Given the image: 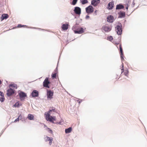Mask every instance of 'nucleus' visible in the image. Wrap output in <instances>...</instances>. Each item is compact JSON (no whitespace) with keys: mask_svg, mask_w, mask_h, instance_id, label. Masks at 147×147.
Segmentation results:
<instances>
[{"mask_svg":"<svg viewBox=\"0 0 147 147\" xmlns=\"http://www.w3.org/2000/svg\"><path fill=\"white\" fill-rule=\"evenodd\" d=\"M55 112V108H52V109H50L49 112H45V115L46 120L54 123V121L56 120V117L55 116L52 117L50 115L52 114V112Z\"/></svg>","mask_w":147,"mask_h":147,"instance_id":"nucleus-1","label":"nucleus"},{"mask_svg":"<svg viewBox=\"0 0 147 147\" xmlns=\"http://www.w3.org/2000/svg\"><path fill=\"white\" fill-rule=\"evenodd\" d=\"M73 29L74 33L76 34H82L85 31V29L82 27H78L76 26H74Z\"/></svg>","mask_w":147,"mask_h":147,"instance_id":"nucleus-2","label":"nucleus"},{"mask_svg":"<svg viewBox=\"0 0 147 147\" xmlns=\"http://www.w3.org/2000/svg\"><path fill=\"white\" fill-rule=\"evenodd\" d=\"M122 24L121 23L119 24L115 27V30L119 35L121 34L122 33Z\"/></svg>","mask_w":147,"mask_h":147,"instance_id":"nucleus-3","label":"nucleus"},{"mask_svg":"<svg viewBox=\"0 0 147 147\" xmlns=\"http://www.w3.org/2000/svg\"><path fill=\"white\" fill-rule=\"evenodd\" d=\"M50 84V82L49 80V78H46L43 83V85L44 87L49 88L50 87L49 86V84Z\"/></svg>","mask_w":147,"mask_h":147,"instance_id":"nucleus-4","label":"nucleus"},{"mask_svg":"<svg viewBox=\"0 0 147 147\" xmlns=\"http://www.w3.org/2000/svg\"><path fill=\"white\" fill-rule=\"evenodd\" d=\"M86 10L88 13H91L94 11V8L92 6L90 5L86 8Z\"/></svg>","mask_w":147,"mask_h":147,"instance_id":"nucleus-5","label":"nucleus"},{"mask_svg":"<svg viewBox=\"0 0 147 147\" xmlns=\"http://www.w3.org/2000/svg\"><path fill=\"white\" fill-rule=\"evenodd\" d=\"M53 92L50 90L47 91V97L48 99H51L53 98Z\"/></svg>","mask_w":147,"mask_h":147,"instance_id":"nucleus-6","label":"nucleus"},{"mask_svg":"<svg viewBox=\"0 0 147 147\" xmlns=\"http://www.w3.org/2000/svg\"><path fill=\"white\" fill-rule=\"evenodd\" d=\"M102 29L105 32H108L111 30V27L110 26L105 25L103 26Z\"/></svg>","mask_w":147,"mask_h":147,"instance_id":"nucleus-7","label":"nucleus"},{"mask_svg":"<svg viewBox=\"0 0 147 147\" xmlns=\"http://www.w3.org/2000/svg\"><path fill=\"white\" fill-rule=\"evenodd\" d=\"M74 11L75 13L78 15H80L81 13V9L78 7H75Z\"/></svg>","mask_w":147,"mask_h":147,"instance_id":"nucleus-8","label":"nucleus"},{"mask_svg":"<svg viewBox=\"0 0 147 147\" xmlns=\"http://www.w3.org/2000/svg\"><path fill=\"white\" fill-rule=\"evenodd\" d=\"M122 68L121 69V74H122L123 72H124V74L126 76H128V75L129 71L127 70H124L123 69V64L122 63Z\"/></svg>","mask_w":147,"mask_h":147,"instance_id":"nucleus-9","label":"nucleus"},{"mask_svg":"<svg viewBox=\"0 0 147 147\" xmlns=\"http://www.w3.org/2000/svg\"><path fill=\"white\" fill-rule=\"evenodd\" d=\"M14 93V91L11 88L7 90V94L8 96H9L12 95Z\"/></svg>","mask_w":147,"mask_h":147,"instance_id":"nucleus-10","label":"nucleus"},{"mask_svg":"<svg viewBox=\"0 0 147 147\" xmlns=\"http://www.w3.org/2000/svg\"><path fill=\"white\" fill-rule=\"evenodd\" d=\"M19 95L20 98V99L21 100H24V98L26 96V94L24 92H21L19 94Z\"/></svg>","mask_w":147,"mask_h":147,"instance_id":"nucleus-11","label":"nucleus"},{"mask_svg":"<svg viewBox=\"0 0 147 147\" xmlns=\"http://www.w3.org/2000/svg\"><path fill=\"white\" fill-rule=\"evenodd\" d=\"M100 0H92L91 1V4L95 6H96L100 3Z\"/></svg>","mask_w":147,"mask_h":147,"instance_id":"nucleus-12","label":"nucleus"},{"mask_svg":"<svg viewBox=\"0 0 147 147\" xmlns=\"http://www.w3.org/2000/svg\"><path fill=\"white\" fill-rule=\"evenodd\" d=\"M38 92L36 90H34L32 93V95L33 97H37L38 96Z\"/></svg>","mask_w":147,"mask_h":147,"instance_id":"nucleus-13","label":"nucleus"},{"mask_svg":"<svg viewBox=\"0 0 147 147\" xmlns=\"http://www.w3.org/2000/svg\"><path fill=\"white\" fill-rule=\"evenodd\" d=\"M69 25L67 24H63L61 26V28L63 30H67L68 28Z\"/></svg>","mask_w":147,"mask_h":147,"instance_id":"nucleus-14","label":"nucleus"},{"mask_svg":"<svg viewBox=\"0 0 147 147\" xmlns=\"http://www.w3.org/2000/svg\"><path fill=\"white\" fill-rule=\"evenodd\" d=\"M9 17L8 15L7 14H3L1 17V20L2 21L4 19H7Z\"/></svg>","mask_w":147,"mask_h":147,"instance_id":"nucleus-15","label":"nucleus"},{"mask_svg":"<svg viewBox=\"0 0 147 147\" xmlns=\"http://www.w3.org/2000/svg\"><path fill=\"white\" fill-rule=\"evenodd\" d=\"M46 138L45 140L46 141H49V145H51L52 144V141H53V139L52 138H51L47 136H46Z\"/></svg>","mask_w":147,"mask_h":147,"instance_id":"nucleus-16","label":"nucleus"},{"mask_svg":"<svg viewBox=\"0 0 147 147\" xmlns=\"http://www.w3.org/2000/svg\"><path fill=\"white\" fill-rule=\"evenodd\" d=\"M114 3L113 2L109 3L108 5V8L109 9H112L113 7Z\"/></svg>","mask_w":147,"mask_h":147,"instance_id":"nucleus-17","label":"nucleus"},{"mask_svg":"<svg viewBox=\"0 0 147 147\" xmlns=\"http://www.w3.org/2000/svg\"><path fill=\"white\" fill-rule=\"evenodd\" d=\"M57 69H56L54 72L52 74L51 76L53 79L56 78L57 75Z\"/></svg>","mask_w":147,"mask_h":147,"instance_id":"nucleus-18","label":"nucleus"},{"mask_svg":"<svg viewBox=\"0 0 147 147\" xmlns=\"http://www.w3.org/2000/svg\"><path fill=\"white\" fill-rule=\"evenodd\" d=\"M113 18L112 16H110L107 18V21L110 22H113Z\"/></svg>","mask_w":147,"mask_h":147,"instance_id":"nucleus-19","label":"nucleus"},{"mask_svg":"<svg viewBox=\"0 0 147 147\" xmlns=\"http://www.w3.org/2000/svg\"><path fill=\"white\" fill-rule=\"evenodd\" d=\"M125 17V13L124 11L121 12L119 13V17L120 18H124Z\"/></svg>","mask_w":147,"mask_h":147,"instance_id":"nucleus-20","label":"nucleus"},{"mask_svg":"<svg viewBox=\"0 0 147 147\" xmlns=\"http://www.w3.org/2000/svg\"><path fill=\"white\" fill-rule=\"evenodd\" d=\"M72 129L71 127H69L67 129H65V132L66 134H68L70 133L72 131Z\"/></svg>","mask_w":147,"mask_h":147,"instance_id":"nucleus-21","label":"nucleus"},{"mask_svg":"<svg viewBox=\"0 0 147 147\" xmlns=\"http://www.w3.org/2000/svg\"><path fill=\"white\" fill-rule=\"evenodd\" d=\"M124 7V6L121 5V4H119L117 5L116 7V9H120L123 8Z\"/></svg>","mask_w":147,"mask_h":147,"instance_id":"nucleus-22","label":"nucleus"},{"mask_svg":"<svg viewBox=\"0 0 147 147\" xmlns=\"http://www.w3.org/2000/svg\"><path fill=\"white\" fill-rule=\"evenodd\" d=\"M34 116L30 114H29L28 115V119L30 120H33L34 119Z\"/></svg>","mask_w":147,"mask_h":147,"instance_id":"nucleus-23","label":"nucleus"},{"mask_svg":"<svg viewBox=\"0 0 147 147\" xmlns=\"http://www.w3.org/2000/svg\"><path fill=\"white\" fill-rule=\"evenodd\" d=\"M80 1L82 4H84L88 3L87 0H80Z\"/></svg>","mask_w":147,"mask_h":147,"instance_id":"nucleus-24","label":"nucleus"},{"mask_svg":"<svg viewBox=\"0 0 147 147\" xmlns=\"http://www.w3.org/2000/svg\"><path fill=\"white\" fill-rule=\"evenodd\" d=\"M20 105H21V104L20 105L19 102H17L14 105V106L16 107H19Z\"/></svg>","mask_w":147,"mask_h":147,"instance_id":"nucleus-25","label":"nucleus"},{"mask_svg":"<svg viewBox=\"0 0 147 147\" xmlns=\"http://www.w3.org/2000/svg\"><path fill=\"white\" fill-rule=\"evenodd\" d=\"M119 50L120 53H123L122 48V46L121 44H119Z\"/></svg>","mask_w":147,"mask_h":147,"instance_id":"nucleus-26","label":"nucleus"},{"mask_svg":"<svg viewBox=\"0 0 147 147\" xmlns=\"http://www.w3.org/2000/svg\"><path fill=\"white\" fill-rule=\"evenodd\" d=\"M78 0H73V1L71 3V4L73 5H75L78 1Z\"/></svg>","mask_w":147,"mask_h":147,"instance_id":"nucleus-27","label":"nucleus"},{"mask_svg":"<svg viewBox=\"0 0 147 147\" xmlns=\"http://www.w3.org/2000/svg\"><path fill=\"white\" fill-rule=\"evenodd\" d=\"M1 97H0V101L1 102H3L5 100V98L4 96V95L3 96H1Z\"/></svg>","mask_w":147,"mask_h":147,"instance_id":"nucleus-28","label":"nucleus"},{"mask_svg":"<svg viewBox=\"0 0 147 147\" xmlns=\"http://www.w3.org/2000/svg\"><path fill=\"white\" fill-rule=\"evenodd\" d=\"M113 39V37L111 36H110L108 37V40L110 41H111Z\"/></svg>","mask_w":147,"mask_h":147,"instance_id":"nucleus-29","label":"nucleus"},{"mask_svg":"<svg viewBox=\"0 0 147 147\" xmlns=\"http://www.w3.org/2000/svg\"><path fill=\"white\" fill-rule=\"evenodd\" d=\"M120 57H121V60H124V59H123V53H120Z\"/></svg>","mask_w":147,"mask_h":147,"instance_id":"nucleus-30","label":"nucleus"},{"mask_svg":"<svg viewBox=\"0 0 147 147\" xmlns=\"http://www.w3.org/2000/svg\"><path fill=\"white\" fill-rule=\"evenodd\" d=\"M20 116H19L16 119H15V120L14 121V122H15L18 121H19V119H20Z\"/></svg>","mask_w":147,"mask_h":147,"instance_id":"nucleus-31","label":"nucleus"},{"mask_svg":"<svg viewBox=\"0 0 147 147\" xmlns=\"http://www.w3.org/2000/svg\"><path fill=\"white\" fill-rule=\"evenodd\" d=\"M24 26H22L21 24H18V26H17V27L18 28H21L22 27Z\"/></svg>","mask_w":147,"mask_h":147,"instance_id":"nucleus-32","label":"nucleus"},{"mask_svg":"<svg viewBox=\"0 0 147 147\" xmlns=\"http://www.w3.org/2000/svg\"><path fill=\"white\" fill-rule=\"evenodd\" d=\"M0 95L1 96H3L4 95V94L3 92H1L0 91Z\"/></svg>","mask_w":147,"mask_h":147,"instance_id":"nucleus-33","label":"nucleus"},{"mask_svg":"<svg viewBox=\"0 0 147 147\" xmlns=\"http://www.w3.org/2000/svg\"><path fill=\"white\" fill-rule=\"evenodd\" d=\"M97 11H98L97 10H95L94 11V15H97Z\"/></svg>","mask_w":147,"mask_h":147,"instance_id":"nucleus-34","label":"nucleus"},{"mask_svg":"<svg viewBox=\"0 0 147 147\" xmlns=\"http://www.w3.org/2000/svg\"><path fill=\"white\" fill-rule=\"evenodd\" d=\"M49 132L51 133H52L53 131L51 129H49V130L48 131Z\"/></svg>","mask_w":147,"mask_h":147,"instance_id":"nucleus-35","label":"nucleus"},{"mask_svg":"<svg viewBox=\"0 0 147 147\" xmlns=\"http://www.w3.org/2000/svg\"><path fill=\"white\" fill-rule=\"evenodd\" d=\"M19 116H20V120H21L22 118V116L21 115H20Z\"/></svg>","mask_w":147,"mask_h":147,"instance_id":"nucleus-36","label":"nucleus"},{"mask_svg":"<svg viewBox=\"0 0 147 147\" xmlns=\"http://www.w3.org/2000/svg\"><path fill=\"white\" fill-rule=\"evenodd\" d=\"M90 17L89 16L87 15L86 16V19H88Z\"/></svg>","mask_w":147,"mask_h":147,"instance_id":"nucleus-37","label":"nucleus"},{"mask_svg":"<svg viewBox=\"0 0 147 147\" xmlns=\"http://www.w3.org/2000/svg\"><path fill=\"white\" fill-rule=\"evenodd\" d=\"M114 43L116 45H118L119 44V43H114Z\"/></svg>","mask_w":147,"mask_h":147,"instance_id":"nucleus-38","label":"nucleus"},{"mask_svg":"<svg viewBox=\"0 0 147 147\" xmlns=\"http://www.w3.org/2000/svg\"><path fill=\"white\" fill-rule=\"evenodd\" d=\"M2 81L0 80V85L2 84Z\"/></svg>","mask_w":147,"mask_h":147,"instance_id":"nucleus-39","label":"nucleus"},{"mask_svg":"<svg viewBox=\"0 0 147 147\" xmlns=\"http://www.w3.org/2000/svg\"><path fill=\"white\" fill-rule=\"evenodd\" d=\"M126 9L127 10L128 9V6H127V7H126Z\"/></svg>","mask_w":147,"mask_h":147,"instance_id":"nucleus-40","label":"nucleus"},{"mask_svg":"<svg viewBox=\"0 0 147 147\" xmlns=\"http://www.w3.org/2000/svg\"><path fill=\"white\" fill-rule=\"evenodd\" d=\"M128 81V80L127 79H125V81Z\"/></svg>","mask_w":147,"mask_h":147,"instance_id":"nucleus-41","label":"nucleus"},{"mask_svg":"<svg viewBox=\"0 0 147 147\" xmlns=\"http://www.w3.org/2000/svg\"><path fill=\"white\" fill-rule=\"evenodd\" d=\"M117 48H118V47H117Z\"/></svg>","mask_w":147,"mask_h":147,"instance_id":"nucleus-42","label":"nucleus"}]
</instances>
